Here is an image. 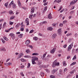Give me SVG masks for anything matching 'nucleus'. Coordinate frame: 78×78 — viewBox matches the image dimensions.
Segmentation results:
<instances>
[{
    "label": "nucleus",
    "instance_id": "obj_53",
    "mask_svg": "<svg viewBox=\"0 0 78 78\" xmlns=\"http://www.w3.org/2000/svg\"><path fill=\"white\" fill-rule=\"evenodd\" d=\"M20 30L21 31H23V30H24V29L23 28H22L20 29Z\"/></svg>",
    "mask_w": 78,
    "mask_h": 78
},
{
    "label": "nucleus",
    "instance_id": "obj_7",
    "mask_svg": "<svg viewBox=\"0 0 78 78\" xmlns=\"http://www.w3.org/2000/svg\"><path fill=\"white\" fill-rule=\"evenodd\" d=\"M23 55V53H20L19 55L18 58H17V59H19V58H21V57H22Z\"/></svg>",
    "mask_w": 78,
    "mask_h": 78
},
{
    "label": "nucleus",
    "instance_id": "obj_20",
    "mask_svg": "<svg viewBox=\"0 0 78 78\" xmlns=\"http://www.w3.org/2000/svg\"><path fill=\"white\" fill-rule=\"evenodd\" d=\"M23 36V34H20L18 35L19 37H20V38H22Z\"/></svg>",
    "mask_w": 78,
    "mask_h": 78
},
{
    "label": "nucleus",
    "instance_id": "obj_59",
    "mask_svg": "<svg viewBox=\"0 0 78 78\" xmlns=\"http://www.w3.org/2000/svg\"><path fill=\"white\" fill-rule=\"evenodd\" d=\"M75 53H78V48L76 49Z\"/></svg>",
    "mask_w": 78,
    "mask_h": 78
},
{
    "label": "nucleus",
    "instance_id": "obj_64",
    "mask_svg": "<svg viewBox=\"0 0 78 78\" xmlns=\"http://www.w3.org/2000/svg\"><path fill=\"white\" fill-rule=\"evenodd\" d=\"M73 17V16H69V19H71V18H72Z\"/></svg>",
    "mask_w": 78,
    "mask_h": 78
},
{
    "label": "nucleus",
    "instance_id": "obj_60",
    "mask_svg": "<svg viewBox=\"0 0 78 78\" xmlns=\"http://www.w3.org/2000/svg\"><path fill=\"white\" fill-rule=\"evenodd\" d=\"M70 58V56H68L67 58V59H69Z\"/></svg>",
    "mask_w": 78,
    "mask_h": 78
},
{
    "label": "nucleus",
    "instance_id": "obj_32",
    "mask_svg": "<svg viewBox=\"0 0 78 78\" xmlns=\"http://www.w3.org/2000/svg\"><path fill=\"white\" fill-rule=\"evenodd\" d=\"M6 25V22H4V23L3 25V28H5V25Z\"/></svg>",
    "mask_w": 78,
    "mask_h": 78
},
{
    "label": "nucleus",
    "instance_id": "obj_30",
    "mask_svg": "<svg viewBox=\"0 0 78 78\" xmlns=\"http://www.w3.org/2000/svg\"><path fill=\"white\" fill-rule=\"evenodd\" d=\"M75 64H76V62H73V63H72V64L70 65V66H72L75 65Z\"/></svg>",
    "mask_w": 78,
    "mask_h": 78
},
{
    "label": "nucleus",
    "instance_id": "obj_9",
    "mask_svg": "<svg viewBox=\"0 0 78 78\" xmlns=\"http://www.w3.org/2000/svg\"><path fill=\"white\" fill-rule=\"evenodd\" d=\"M55 50H56L55 48H54L52 50H51V53L53 54L54 53V52H55Z\"/></svg>",
    "mask_w": 78,
    "mask_h": 78
},
{
    "label": "nucleus",
    "instance_id": "obj_46",
    "mask_svg": "<svg viewBox=\"0 0 78 78\" xmlns=\"http://www.w3.org/2000/svg\"><path fill=\"white\" fill-rule=\"evenodd\" d=\"M45 70H46L47 73H49V72H50V70H49L48 69H45Z\"/></svg>",
    "mask_w": 78,
    "mask_h": 78
},
{
    "label": "nucleus",
    "instance_id": "obj_42",
    "mask_svg": "<svg viewBox=\"0 0 78 78\" xmlns=\"http://www.w3.org/2000/svg\"><path fill=\"white\" fill-rule=\"evenodd\" d=\"M33 16V15H30L29 16V18L31 19H32Z\"/></svg>",
    "mask_w": 78,
    "mask_h": 78
},
{
    "label": "nucleus",
    "instance_id": "obj_52",
    "mask_svg": "<svg viewBox=\"0 0 78 78\" xmlns=\"http://www.w3.org/2000/svg\"><path fill=\"white\" fill-rule=\"evenodd\" d=\"M66 22H67V21H63V23L64 24H66Z\"/></svg>",
    "mask_w": 78,
    "mask_h": 78
},
{
    "label": "nucleus",
    "instance_id": "obj_26",
    "mask_svg": "<svg viewBox=\"0 0 78 78\" xmlns=\"http://www.w3.org/2000/svg\"><path fill=\"white\" fill-rule=\"evenodd\" d=\"M63 64L64 66H66V63L65 61H64L63 62Z\"/></svg>",
    "mask_w": 78,
    "mask_h": 78
},
{
    "label": "nucleus",
    "instance_id": "obj_4",
    "mask_svg": "<svg viewBox=\"0 0 78 78\" xmlns=\"http://www.w3.org/2000/svg\"><path fill=\"white\" fill-rule=\"evenodd\" d=\"M25 23H27V25H29V20L28 18H26Z\"/></svg>",
    "mask_w": 78,
    "mask_h": 78
},
{
    "label": "nucleus",
    "instance_id": "obj_1",
    "mask_svg": "<svg viewBox=\"0 0 78 78\" xmlns=\"http://www.w3.org/2000/svg\"><path fill=\"white\" fill-rule=\"evenodd\" d=\"M57 62V60H55L53 62L52 67H55L56 66H59V62Z\"/></svg>",
    "mask_w": 78,
    "mask_h": 78
},
{
    "label": "nucleus",
    "instance_id": "obj_58",
    "mask_svg": "<svg viewBox=\"0 0 78 78\" xmlns=\"http://www.w3.org/2000/svg\"><path fill=\"white\" fill-rule=\"evenodd\" d=\"M71 50V49H70V48H68V49L67 50V51H70Z\"/></svg>",
    "mask_w": 78,
    "mask_h": 78
},
{
    "label": "nucleus",
    "instance_id": "obj_40",
    "mask_svg": "<svg viewBox=\"0 0 78 78\" xmlns=\"http://www.w3.org/2000/svg\"><path fill=\"white\" fill-rule=\"evenodd\" d=\"M20 25V23H19V24H17L16 25V28L18 27H19V25Z\"/></svg>",
    "mask_w": 78,
    "mask_h": 78
},
{
    "label": "nucleus",
    "instance_id": "obj_16",
    "mask_svg": "<svg viewBox=\"0 0 78 78\" xmlns=\"http://www.w3.org/2000/svg\"><path fill=\"white\" fill-rule=\"evenodd\" d=\"M75 0H73L71 2V3H70V5H73V4H75Z\"/></svg>",
    "mask_w": 78,
    "mask_h": 78
},
{
    "label": "nucleus",
    "instance_id": "obj_13",
    "mask_svg": "<svg viewBox=\"0 0 78 78\" xmlns=\"http://www.w3.org/2000/svg\"><path fill=\"white\" fill-rule=\"evenodd\" d=\"M48 17L49 19H52V16H51V13H49L48 16Z\"/></svg>",
    "mask_w": 78,
    "mask_h": 78
},
{
    "label": "nucleus",
    "instance_id": "obj_35",
    "mask_svg": "<svg viewBox=\"0 0 78 78\" xmlns=\"http://www.w3.org/2000/svg\"><path fill=\"white\" fill-rule=\"evenodd\" d=\"M3 38L4 39H5V41H8V38H7V37H4Z\"/></svg>",
    "mask_w": 78,
    "mask_h": 78
},
{
    "label": "nucleus",
    "instance_id": "obj_29",
    "mask_svg": "<svg viewBox=\"0 0 78 78\" xmlns=\"http://www.w3.org/2000/svg\"><path fill=\"white\" fill-rule=\"evenodd\" d=\"M76 59V55H75L73 57V60H75V59Z\"/></svg>",
    "mask_w": 78,
    "mask_h": 78
},
{
    "label": "nucleus",
    "instance_id": "obj_49",
    "mask_svg": "<svg viewBox=\"0 0 78 78\" xmlns=\"http://www.w3.org/2000/svg\"><path fill=\"white\" fill-rule=\"evenodd\" d=\"M33 31H34V30H32L30 31V33H33Z\"/></svg>",
    "mask_w": 78,
    "mask_h": 78
},
{
    "label": "nucleus",
    "instance_id": "obj_8",
    "mask_svg": "<svg viewBox=\"0 0 78 78\" xmlns=\"http://www.w3.org/2000/svg\"><path fill=\"white\" fill-rule=\"evenodd\" d=\"M12 2H14L13 1H12L10 3L9 5L8 8H11V6H12Z\"/></svg>",
    "mask_w": 78,
    "mask_h": 78
},
{
    "label": "nucleus",
    "instance_id": "obj_18",
    "mask_svg": "<svg viewBox=\"0 0 78 78\" xmlns=\"http://www.w3.org/2000/svg\"><path fill=\"white\" fill-rule=\"evenodd\" d=\"M52 30H53V28H52V27H48L47 29V30H48V31H51Z\"/></svg>",
    "mask_w": 78,
    "mask_h": 78
},
{
    "label": "nucleus",
    "instance_id": "obj_37",
    "mask_svg": "<svg viewBox=\"0 0 78 78\" xmlns=\"http://www.w3.org/2000/svg\"><path fill=\"white\" fill-rule=\"evenodd\" d=\"M32 55H39V54L37 53H34L32 54Z\"/></svg>",
    "mask_w": 78,
    "mask_h": 78
},
{
    "label": "nucleus",
    "instance_id": "obj_6",
    "mask_svg": "<svg viewBox=\"0 0 78 78\" xmlns=\"http://www.w3.org/2000/svg\"><path fill=\"white\" fill-rule=\"evenodd\" d=\"M32 60H33V61H38V58L36 57H34L33 58Z\"/></svg>",
    "mask_w": 78,
    "mask_h": 78
},
{
    "label": "nucleus",
    "instance_id": "obj_15",
    "mask_svg": "<svg viewBox=\"0 0 78 78\" xmlns=\"http://www.w3.org/2000/svg\"><path fill=\"white\" fill-rule=\"evenodd\" d=\"M18 3L19 7H21L22 5H21V4L20 3V0H18Z\"/></svg>",
    "mask_w": 78,
    "mask_h": 78
},
{
    "label": "nucleus",
    "instance_id": "obj_28",
    "mask_svg": "<svg viewBox=\"0 0 78 78\" xmlns=\"http://www.w3.org/2000/svg\"><path fill=\"white\" fill-rule=\"evenodd\" d=\"M33 39H34V40H35V41H37V40L38 39V38H37V37H33Z\"/></svg>",
    "mask_w": 78,
    "mask_h": 78
},
{
    "label": "nucleus",
    "instance_id": "obj_23",
    "mask_svg": "<svg viewBox=\"0 0 78 78\" xmlns=\"http://www.w3.org/2000/svg\"><path fill=\"white\" fill-rule=\"evenodd\" d=\"M40 74L41 76H44V73L43 72H41Z\"/></svg>",
    "mask_w": 78,
    "mask_h": 78
},
{
    "label": "nucleus",
    "instance_id": "obj_62",
    "mask_svg": "<svg viewBox=\"0 0 78 78\" xmlns=\"http://www.w3.org/2000/svg\"><path fill=\"white\" fill-rule=\"evenodd\" d=\"M66 46H67V45L65 44L64 45H63V47L64 48H66Z\"/></svg>",
    "mask_w": 78,
    "mask_h": 78
},
{
    "label": "nucleus",
    "instance_id": "obj_2",
    "mask_svg": "<svg viewBox=\"0 0 78 78\" xmlns=\"http://www.w3.org/2000/svg\"><path fill=\"white\" fill-rule=\"evenodd\" d=\"M46 54H44L43 56H41V58L43 60H45L46 61H48L49 60V58H44L45 57V56H46Z\"/></svg>",
    "mask_w": 78,
    "mask_h": 78
},
{
    "label": "nucleus",
    "instance_id": "obj_5",
    "mask_svg": "<svg viewBox=\"0 0 78 78\" xmlns=\"http://www.w3.org/2000/svg\"><path fill=\"white\" fill-rule=\"evenodd\" d=\"M4 64L5 66H11V65H12V63L11 62H9L8 63H5Z\"/></svg>",
    "mask_w": 78,
    "mask_h": 78
},
{
    "label": "nucleus",
    "instance_id": "obj_41",
    "mask_svg": "<svg viewBox=\"0 0 78 78\" xmlns=\"http://www.w3.org/2000/svg\"><path fill=\"white\" fill-rule=\"evenodd\" d=\"M20 75H21V76H24V74H23V72H21L20 73Z\"/></svg>",
    "mask_w": 78,
    "mask_h": 78
},
{
    "label": "nucleus",
    "instance_id": "obj_27",
    "mask_svg": "<svg viewBox=\"0 0 78 78\" xmlns=\"http://www.w3.org/2000/svg\"><path fill=\"white\" fill-rule=\"evenodd\" d=\"M74 70H73L70 72H69V73H70V74H72V73L73 74V73H74Z\"/></svg>",
    "mask_w": 78,
    "mask_h": 78
},
{
    "label": "nucleus",
    "instance_id": "obj_38",
    "mask_svg": "<svg viewBox=\"0 0 78 78\" xmlns=\"http://www.w3.org/2000/svg\"><path fill=\"white\" fill-rule=\"evenodd\" d=\"M50 77L51 78H54L55 77V76L54 75H51L50 76Z\"/></svg>",
    "mask_w": 78,
    "mask_h": 78
},
{
    "label": "nucleus",
    "instance_id": "obj_39",
    "mask_svg": "<svg viewBox=\"0 0 78 78\" xmlns=\"http://www.w3.org/2000/svg\"><path fill=\"white\" fill-rule=\"evenodd\" d=\"M47 6H46L45 7L44 9V11H47Z\"/></svg>",
    "mask_w": 78,
    "mask_h": 78
},
{
    "label": "nucleus",
    "instance_id": "obj_50",
    "mask_svg": "<svg viewBox=\"0 0 78 78\" xmlns=\"http://www.w3.org/2000/svg\"><path fill=\"white\" fill-rule=\"evenodd\" d=\"M72 46H71V45H69L68 47V48H70L71 49H72Z\"/></svg>",
    "mask_w": 78,
    "mask_h": 78
},
{
    "label": "nucleus",
    "instance_id": "obj_17",
    "mask_svg": "<svg viewBox=\"0 0 78 78\" xmlns=\"http://www.w3.org/2000/svg\"><path fill=\"white\" fill-rule=\"evenodd\" d=\"M56 36H57L56 35V34H54L52 36V37L53 39H54L56 37Z\"/></svg>",
    "mask_w": 78,
    "mask_h": 78
},
{
    "label": "nucleus",
    "instance_id": "obj_57",
    "mask_svg": "<svg viewBox=\"0 0 78 78\" xmlns=\"http://www.w3.org/2000/svg\"><path fill=\"white\" fill-rule=\"evenodd\" d=\"M65 9H63L62 10H61L60 12H63L64 11V10Z\"/></svg>",
    "mask_w": 78,
    "mask_h": 78
},
{
    "label": "nucleus",
    "instance_id": "obj_45",
    "mask_svg": "<svg viewBox=\"0 0 78 78\" xmlns=\"http://www.w3.org/2000/svg\"><path fill=\"white\" fill-rule=\"evenodd\" d=\"M15 17V16H12L10 18V19H14V18Z\"/></svg>",
    "mask_w": 78,
    "mask_h": 78
},
{
    "label": "nucleus",
    "instance_id": "obj_34",
    "mask_svg": "<svg viewBox=\"0 0 78 78\" xmlns=\"http://www.w3.org/2000/svg\"><path fill=\"white\" fill-rule=\"evenodd\" d=\"M12 29H13V28L12 27L11 28H10L8 30H6V32H9V31H10L9 30H11Z\"/></svg>",
    "mask_w": 78,
    "mask_h": 78
},
{
    "label": "nucleus",
    "instance_id": "obj_44",
    "mask_svg": "<svg viewBox=\"0 0 78 78\" xmlns=\"http://www.w3.org/2000/svg\"><path fill=\"white\" fill-rule=\"evenodd\" d=\"M28 66H27V68H29L30 67V63H28Z\"/></svg>",
    "mask_w": 78,
    "mask_h": 78
},
{
    "label": "nucleus",
    "instance_id": "obj_47",
    "mask_svg": "<svg viewBox=\"0 0 78 78\" xmlns=\"http://www.w3.org/2000/svg\"><path fill=\"white\" fill-rule=\"evenodd\" d=\"M62 6H60V9H59L58 10V11H60V10H61V9H62Z\"/></svg>",
    "mask_w": 78,
    "mask_h": 78
},
{
    "label": "nucleus",
    "instance_id": "obj_22",
    "mask_svg": "<svg viewBox=\"0 0 78 78\" xmlns=\"http://www.w3.org/2000/svg\"><path fill=\"white\" fill-rule=\"evenodd\" d=\"M8 3H9V2H7L6 3H5L4 4L5 6V7H6V8L8 7Z\"/></svg>",
    "mask_w": 78,
    "mask_h": 78
},
{
    "label": "nucleus",
    "instance_id": "obj_14",
    "mask_svg": "<svg viewBox=\"0 0 78 78\" xmlns=\"http://www.w3.org/2000/svg\"><path fill=\"white\" fill-rule=\"evenodd\" d=\"M57 70H58V69H54L52 70V73H53V74H54V73H55L56 72H57Z\"/></svg>",
    "mask_w": 78,
    "mask_h": 78
},
{
    "label": "nucleus",
    "instance_id": "obj_36",
    "mask_svg": "<svg viewBox=\"0 0 78 78\" xmlns=\"http://www.w3.org/2000/svg\"><path fill=\"white\" fill-rule=\"evenodd\" d=\"M9 13L10 14H12L13 13V12L12 10H10L9 12Z\"/></svg>",
    "mask_w": 78,
    "mask_h": 78
},
{
    "label": "nucleus",
    "instance_id": "obj_10",
    "mask_svg": "<svg viewBox=\"0 0 78 78\" xmlns=\"http://www.w3.org/2000/svg\"><path fill=\"white\" fill-rule=\"evenodd\" d=\"M30 41L29 40H27L26 41L25 44H27V45H29V44H30Z\"/></svg>",
    "mask_w": 78,
    "mask_h": 78
},
{
    "label": "nucleus",
    "instance_id": "obj_3",
    "mask_svg": "<svg viewBox=\"0 0 78 78\" xmlns=\"http://www.w3.org/2000/svg\"><path fill=\"white\" fill-rule=\"evenodd\" d=\"M9 36H11V37L12 39H15L16 36H15V35H14L13 33H11L10 34Z\"/></svg>",
    "mask_w": 78,
    "mask_h": 78
},
{
    "label": "nucleus",
    "instance_id": "obj_54",
    "mask_svg": "<svg viewBox=\"0 0 78 78\" xmlns=\"http://www.w3.org/2000/svg\"><path fill=\"white\" fill-rule=\"evenodd\" d=\"M73 12H74V11H72L70 12V14L72 15V14H73Z\"/></svg>",
    "mask_w": 78,
    "mask_h": 78
},
{
    "label": "nucleus",
    "instance_id": "obj_61",
    "mask_svg": "<svg viewBox=\"0 0 78 78\" xmlns=\"http://www.w3.org/2000/svg\"><path fill=\"white\" fill-rule=\"evenodd\" d=\"M47 22L46 21H44L42 22V23L44 24V23H46Z\"/></svg>",
    "mask_w": 78,
    "mask_h": 78
},
{
    "label": "nucleus",
    "instance_id": "obj_24",
    "mask_svg": "<svg viewBox=\"0 0 78 78\" xmlns=\"http://www.w3.org/2000/svg\"><path fill=\"white\" fill-rule=\"evenodd\" d=\"M35 61L32 60V64H36V62H35Z\"/></svg>",
    "mask_w": 78,
    "mask_h": 78
},
{
    "label": "nucleus",
    "instance_id": "obj_25",
    "mask_svg": "<svg viewBox=\"0 0 78 78\" xmlns=\"http://www.w3.org/2000/svg\"><path fill=\"white\" fill-rule=\"evenodd\" d=\"M26 52L27 53H30V49H27L26 51Z\"/></svg>",
    "mask_w": 78,
    "mask_h": 78
},
{
    "label": "nucleus",
    "instance_id": "obj_19",
    "mask_svg": "<svg viewBox=\"0 0 78 78\" xmlns=\"http://www.w3.org/2000/svg\"><path fill=\"white\" fill-rule=\"evenodd\" d=\"M58 34H61V31L60 29L58 30Z\"/></svg>",
    "mask_w": 78,
    "mask_h": 78
},
{
    "label": "nucleus",
    "instance_id": "obj_56",
    "mask_svg": "<svg viewBox=\"0 0 78 78\" xmlns=\"http://www.w3.org/2000/svg\"><path fill=\"white\" fill-rule=\"evenodd\" d=\"M38 35L39 36H42V34H41V33H39L38 34Z\"/></svg>",
    "mask_w": 78,
    "mask_h": 78
},
{
    "label": "nucleus",
    "instance_id": "obj_55",
    "mask_svg": "<svg viewBox=\"0 0 78 78\" xmlns=\"http://www.w3.org/2000/svg\"><path fill=\"white\" fill-rule=\"evenodd\" d=\"M47 4H48V2H46L45 3H44V6H45V5H47Z\"/></svg>",
    "mask_w": 78,
    "mask_h": 78
},
{
    "label": "nucleus",
    "instance_id": "obj_11",
    "mask_svg": "<svg viewBox=\"0 0 78 78\" xmlns=\"http://www.w3.org/2000/svg\"><path fill=\"white\" fill-rule=\"evenodd\" d=\"M34 12V8H32L31 9L30 12L31 14H33Z\"/></svg>",
    "mask_w": 78,
    "mask_h": 78
},
{
    "label": "nucleus",
    "instance_id": "obj_63",
    "mask_svg": "<svg viewBox=\"0 0 78 78\" xmlns=\"http://www.w3.org/2000/svg\"><path fill=\"white\" fill-rule=\"evenodd\" d=\"M62 26H63V24H62L61 23L60 24H59L60 27H62Z\"/></svg>",
    "mask_w": 78,
    "mask_h": 78
},
{
    "label": "nucleus",
    "instance_id": "obj_51",
    "mask_svg": "<svg viewBox=\"0 0 78 78\" xmlns=\"http://www.w3.org/2000/svg\"><path fill=\"white\" fill-rule=\"evenodd\" d=\"M1 40L2 41V42L3 43V44H4V43H5V41H4V40H3V39L2 38L1 39Z\"/></svg>",
    "mask_w": 78,
    "mask_h": 78
},
{
    "label": "nucleus",
    "instance_id": "obj_33",
    "mask_svg": "<svg viewBox=\"0 0 78 78\" xmlns=\"http://www.w3.org/2000/svg\"><path fill=\"white\" fill-rule=\"evenodd\" d=\"M27 46L31 48H33V46H32V45H30L29 44L27 45Z\"/></svg>",
    "mask_w": 78,
    "mask_h": 78
},
{
    "label": "nucleus",
    "instance_id": "obj_12",
    "mask_svg": "<svg viewBox=\"0 0 78 78\" xmlns=\"http://www.w3.org/2000/svg\"><path fill=\"white\" fill-rule=\"evenodd\" d=\"M14 2H12V8H16V5L14 3H13Z\"/></svg>",
    "mask_w": 78,
    "mask_h": 78
},
{
    "label": "nucleus",
    "instance_id": "obj_21",
    "mask_svg": "<svg viewBox=\"0 0 78 78\" xmlns=\"http://www.w3.org/2000/svg\"><path fill=\"white\" fill-rule=\"evenodd\" d=\"M24 58H30V56L26 55L24 56Z\"/></svg>",
    "mask_w": 78,
    "mask_h": 78
},
{
    "label": "nucleus",
    "instance_id": "obj_43",
    "mask_svg": "<svg viewBox=\"0 0 78 78\" xmlns=\"http://www.w3.org/2000/svg\"><path fill=\"white\" fill-rule=\"evenodd\" d=\"M9 23L10 25H12V24H13V23H14V22H11V21H10L9 22Z\"/></svg>",
    "mask_w": 78,
    "mask_h": 78
},
{
    "label": "nucleus",
    "instance_id": "obj_31",
    "mask_svg": "<svg viewBox=\"0 0 78 78\" xmlns=\"http://www.w3.org/2000/svg\"><path fill=\"white\" fill-rule=\"evenodd\" d=\"M20 60L22 61V62H25V61H26V60L25 59L22 58Z\"/></svg>",
    "mask_w": 78,
    "mask_h": 78
},
{
    "label": "nucleus",
    "instance_id": "obj_48",
    "mask_svg": "<svg viewBox=\"0 0 78 78\" xmlns=\"http://www.w3.org/2000/svg\"><path fill=\"white\" fill-rule=\"evenodd\" d=\"M1 50L2 51H6V49L4 48H3L2 49H1Z\"/></svg>",
    "mask_w": 78,
    "mask_h": 78
}]
</instances>
